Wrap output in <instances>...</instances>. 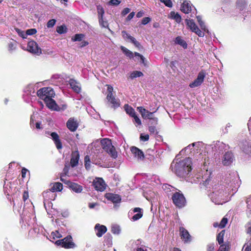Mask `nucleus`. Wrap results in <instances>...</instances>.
<instances>
[{"label": "nucleus", "instance_id": "obj_1", "mask_svg": "<svg viewBox=\"0 0 251 251\" xmlns=\"http://www.w3.org/2000/svg\"><path fill=\"white\" fill-rule=\"evenodd\" d=\"M174 160L171 165L172 171L177 176L185 178L190 175L192 170V160L190 158H186L178 162Z\"/></svg>", "mask_w": 251, "mask_h": 251}, {"label": "nucleus", "instance_id": "obj_2", "mask_svg": "<svg viewBox=\"0 0 251 251\" xmlns=\"http://www.w3.org/2000/svg\"><path fill=\"white\" fill-rule=\"evenodd\" d=\"M222 185L213 186L211 193L208 195L211 201L216 204H223L230 200L228 191L229 189Z\"/></svg>", "mask_w": 251, "mask_h": 251}, {"label": "nucleus", "instance_id": "obj_3", "mask_svg": "<svg viewBox=\"0 0 251 251\" xmlns=\"http://www.w3.org/2000/svg\"><path fill=\"white\" fill-rule=\"evenodd\" d=\"M204 143L202 142H194L192 144L189 145L185 148V151H187L189 150L191 153H193L194 154H198V155L202 156V157H199L200 159H204V160H206V157L203 156V148Z\"/></svg>", "mask_w": 251, "mask_h": 251}, {"label": "nucleus", "instance_id": "obj_4", "mask_svg": "<svg viewBox=\"0 0 251 251\" xmlns=\"http://www.w3.org/2000/svg\"><path fill=\"white\" fill-rule=\"evenodd\" d=\"M101 144L103 149L111 157L114 158L117 157V152L115 147L112 145L111 140L106 138L103 139L101 140Z\"/></svg>", "mask_w": 251, "mask_h": 251}, {"label": "nucleus", "instance_id": "obj_5", "mask_svg": "<svg viewBox=\"0 0 251 251\" xmlns=\"http://www.w3.org/2000/svg\"><path fill=\"white\" fill-rule=\"evenodd\" d=\"M172 199L173 203L178 208H182L186 205V199L183 194L180 191L174 193Z\"/></svg>", "mask_w": 251, "mask_h": 251}, {"label": "nucleus", "instance_id": "obj_6", "mask_svg": "<svg viewBox=\"0 0 251 251\" xmlns=\"http://www.w3.org/2000/svg\"><path fill=\"white\" fill-rule=\"evenodd\" d=\"M181 11L185 14L191 13L190 17H194L196 16L197 11L190 1L185 0L182 3L180 8Z\"/></svg>", "mask_w": 251, "mask_h": 251}, {"label": "nucleus", "instance_id": "obj_7", "mask_svg": "<svg viewBox=\"0 0 251 251\" xmlns=\"http://www.w3.org/2000/svg\"><path fill=\"white\" fill-rule=\"evenodd\" d=\"M185 22L187 28L190 29L192 32L195 33L197 35L201 37H202L204 36V32L199 29L198 26L195 23L194 20L191 19H186Z\"/></svg>", "mask_w": 251, "mask_h": 251}, {"label": "nucleus", "instance_id": "obj_8", "mask_svg": "<svg viewBox=\"0 0 251 251\" xmlns=\"http://www.w3.org/2000/svg\"><path fill=\"white\" fill-rule=\"evenodd\" d=\"M55 244L65 249H73L75 247V245L73 242L72 237L70 235H68L63 239L57 240Z\"/></svg>", "mask_w": 251, "mask_h": 251}, {"label": "nucleus", "instance_id": "obj_9", "mask_svg": "<svg viewBox=\"0 0 251 251\" xmlns=\"http://www.w3.org/2000/svg\"><path fill=\"white\" fill-rule=\"evenodd\" d=\"M37 95L41 99L45 100L49 98L53 97L55 94L54 91L51 88L44 87L38 90Z\"/></svg>", "mask_w": 251, "mask_h": 251}, {"label": "nucleus", "instance_id": "obj_10", "mask_svg": "<svg viewBox=\"0 0 251 251\" xmlns=\"http://www.w3.org/2000/svg\"><path fill=\"white\" fill-rule=\"evenodd\" d=\"M205 75L206 74L204 71H201L198 74L197 78L192 83H190L189 86L191 88H195L200 86L203 82Z\"/></svg>", "mask_w": 251, "mask_h": 251}, {"label": "nucleus", "instance_id": "obj_11", "mask_svg": "<svg viewBox=\"0 0 251 251\" xmlns=\"http://www.w3.org/2000/svg\"><path fill=\"white\" fill-rule=\"evenodd\" d=\"M234 160V156L232 152L226 151L222 158V163L224 166H229Z\"/></svg>", "mask_w": 251, "mask_h": 251}, {"label": "nucleus", "instance_id": "obj_12", "mask_svg": "<svg viewBox=\"0 0 251 251\" xmlns=\"http://www.w3.org/2000/svg\"><path fill=\"white\" fill-rule=\"evenodd\" d=\"M27 50L32 53L39 55L41 53V49L39 48L37 44L33 41H29L27 44Z\"/></svg>", "mask_w": 251, "mask_h": 251}, {"label": "nucleus", "instance_id": "obj_13", "mask_svg": "<svg viewBox=\"0 0 251 251\" xmlns=\"http://www.w3.org/2000/svg\"><path fill=\"white\" fill-rule=\"evenodd\" d=\"M95 189L100 192L103 191L106 188V184L101 178H96L93 181Z\"/></svg>", "mask_w": 251, "mask_h": 251}, {"label": "nucleus", "instance_id": "obj_14", "mask_svg": "<svg viewBox=\"0 0 251 251\" xmlns=\"http://www.w3.org/2000/svg\"><path fill=\"white\" fill-rule=\"evenodd\" d=\"M43 197L44 198V206L46 207V203H49V200L53 201L55 199L56 194L50 189L44 192L43 193Z\"/></svg>", "mask_w": 251, "mask_h": 251}, {"label": "nucleus", "instance_id": "obj_15", "mask_svg": "<svg viewBox=\"0 0 251 251\" xmlns=\"http://www.w3.org/2000/svg\"><path fill=\"white\" fill-rule=\"evenodd\" d=\"M78 122L76 119L74 118H70L66 123V126L72 132L76 130L78 126Z\"/></svg>", "mask_w": 251, "mask_h": 251}, {"label": "nucleus", "instance_id": "obj_16", "mask_svg": "<svg viewBox=\"0 0 251 251\" xmlns=\"http://www.w3.org/2000/svg\"><path fill=\"white\" fill-rule=\"evenodd\" d=\"M215 152L219 153H223L224 151H226L229 148L227 145L220 141L215 142Z\"/></svg>", "mask_w": 251, "mask_h": 251}, {"label": "nucleus", "instance_id": "obj_17", "mask_svg": "<svg viewBox=\"0 0 251 251\" xmlns=\"http://www.w3.org/2000/svg\"><path fill=\"white\" fill-rule=\"evenodd\" d=\"M180 236L184 243H189L191 241V237L188 231L183 227L179 228Z\"/></svg>", "mask_w": 251, "mask_h": 251}, {"label": "nucleus", "instance_id": "obj_18", "mask_svg": "<svg viewBox=\"0 0 251 251\" xmlns=\"http://www.w3.org/2000/svg\"><path fill=\"white\" fill-rule=\"evenodd\" d=\"M65 183L68 185L69 187L72 191L76 193H81L83 190L82 186L76 183L70 181H66Z\"/></svg>", "mask_w": 251, "mask_h": 251}, {"label": "nucleus", "instance_id": "obj_19", "mask_svg": "<svg viewBox=\"0 0 251 251\" xmlns=\"http://www.w3.org/2000/svg\"><path fill=\"white\" fill-rule=\"evenodd\" d=\"M105 197L107 200L111 201L114 203H120L121 201V196L116 194L106 193Z\"/></svg>", "mask_w": 251, "mask_h": 251}, {"label": "nucleus", "instance_id": "obj_20", "mask_svg": "<svg viewBox=\"0 0 251 251\" xmlns=\"http://www.w3.org/2000/svg\"><path fill=\"white\" fill-rule=\"evenodd\" d=\"M122 34L123 38L126 40H128L131 42L132 44L134 45L137 48H139L140 47V44L139 42H138L135 38L130 35L128 33H127L126 31H122Z\"/></svg>", "mask_w": 251, "mask_h": 251}, {"label": "nucleus", "instance_id": "obj_21", "mask_svg": "<svg viewBox=\"0 0 251 251\" xmlns=\"http://www.w3.org/2000/svg\"><path fill=\"white\" fill-rule=\"evenodd\" d=\"M137 110L139 111V112L141 113L142 117L144 119H151L152 118L151 116L153 113L155 112L157 110L158 108L156 109L154 111L151 112H149V111L147 110L146 109L143 108L142 106H139L137 108Z\"/></svg>", "mask_w": 251, "mask_h": 251}, {"label": "nucleus", "instance_id": "obj_22", "mask_svg": "<svg viewBox=\"0 0 251 251\" xmlns=\"http://www.w3.org/2000/svg\"><path fill=\"white\" fill-rule=\"evenodd\" d=\"M130 150L134 154V157L137 158L138 160H143L144 159V154L141 150L136 147H132Z\"/></svg>", "mask_w": 251, "mask_h": 251}, {"label": "nucleus", "instance_id": "obj_23", "mask_svg": "<svg viewBox=\"0 0 251 251\" xmlns=\"http://www.w3.org/2000/svg\"><path fill=\"white\" fill-rule=\"evenodd\" d=\"M137 213L136 214H134L131 218V219L133 221H137L140 219L142 216V209L140 208L136 207L134 208V209L132 211H129L128 213L129 216L131 215L133 213Z\"/></svg>", "mask_w": 251, "mask_h": 251}, {"label": "nucleus", "instance_id": "obj_24", "mask_svg": "<svg viewBox=\"0 0 251 251\" xmlns=\"http://www.w3.org/2000/svg\"><path fill=\"white\" fill-rule=\"evenodd\" d=\"M79 154L77 151H73L72 153V157L70 164L72 167L76 166L78 164Z\"/></svg>", "mask_w": 251, "mask_h": 251}, {"label": "nucleus", "instance_id": "obj_25", "mask_svg": "<svg viewBox=\"0 0 251 251\" xmlns=\"http://www.w3.org/2000/svg\"><path fill=\"white\" fill-rule=\"evenodd\" d=\"M95 229L96 232L97 236L99 237H101L107 231V228L105 226L100 225L99 224L96 225Z\"/></svg>", "mask_w": 251, "mask_h": 251}, {"label": "nucleus", "instance_id": "obj_26", "mask_svg": "<svg viewBox=\"0 0 251 251\" xmlns=\"http://www.w3.org/2000/svg\"><path fill=\"white\" fill-rule=\"evenodd\" d=\"M52 139L53 140L56 148L58 150L61 149L62 148V143L59 139L58 135L56 132H51L50 134Z\"/></svg>", "mask_w": 251, "mask_h": 251}, {"label": "nucleus", "instance_id": "obj_27", "mask_svg": "<svg viewBox=\"0 0 251 251\" xmlns=\"http://www.w3.org/2000/svg\"><path fill=\"white\" fill-rule=\"evenodd\" d=\"M52 97L49 98L44 100L47 106L52 110H57V105L54 100L52 99Z\"/></svg>", "mask_w": 251, "mask_h": 251}, {"label": "nucleus", "instance_id": "obj_28", "mask_svg": "<svg viewBox=\"0 0 251 251\" xmlns=\"http://www.w3.org/2000/svg\"><path fill=\"white\" fill-rule=\"evenodd\" d=\"M69 84L72 89L76 93H79L81 91L80 84L75 80L71 79L69 80Z\"/></svg>", "mask_w": 251, "mask_h": 251}, {"label": "nucleus", "instance_id": "obj_29", "mask_svg": "<svg viewBox=\"0 0 251 251\" xmlns=\"http://www.w3.org/2000/svg\"><path fill=\"white\" fill-rule=\"evenodd\" d=\"M240 146L242 151L246 153L251 151V144L247 141L241 142Z\"/></svg>", "mask_w": 251, "mask_h": 251}, {"label": "nucleus", "instance_id": "obj_30", "mask_svg": "<svg viewBox=\"0 0 251 251\" xmlns=\"http://www.w3.org/2000/svg\"><path fill=\"white\" fill-rule=\"evenodd\" d=\"M215 142L211 145H206L204 144L203 148V153H211L215 152Z\"/></svg>", "mask_w": 251, "mask_h": 251}, {"label": "nucleus", "instance_id": "obj_31", "mask_svg": "<svg viewBox=\"0 0 251 251\" xmlns=\"http://www.w3.org/2000/svg\"><path fill=\"white\" fill-rule=\"evenodd\" d=\"M211 174V173L210 171H208V170L206 171V174H204V175L202 176V182L203 184L207 186V185L209 184V182L210 181V175Z\"/></svg>", "mask_w": 251, "mask_h": 251}, {"label": "nucleus", "instance_id": "obj_32", "mask_svg": "<svg viewBox=\"0 0 251 251\" xmlns=\"http://www.w3.org/2000/svg\"><path fill=\"white\" fill-rule=\"evenodd\" d=\"M175 43L176 44L180 45L184 49H186L187 48V43L180 36H177L176 38Z\"/></svg>", "mask_w": 251, "mask_h": 251}, {"label": "nucleus", "instance_id": "obj_33", "mask_svg": "<svg viewBox=\"0 0 251 251\" xmlns=\"http://www.w3.org/2000/svg\"><path fill=\"white\" fill-rule=\"evenodd\" d=\"M170 17L175 20L178 24L180 23L182 20L181 16L178 13H176L173 11L170 13Z\"/></svg>", "mask_w": 251, "mask_h": 251}, {"label": "nucleus", "instance_id": "obj_34", "mask_svg": "<svg viewBox=\"0 0 251 251\" xmlns=\"http://www.w3.org/2000/svg\"><path fill=\"white\" fill-rule=\"evenodd\" d=\"M112 104V107L114 108L120 106V101L118 99H116L113 96L111 97L109 99H107Z\"/></svg>", "mask_w": 251, "mask_h": 251}, {"label": "nucleus", "instance_id": "obj_35", "mask_svg": "<svg viewBox=\"0 0 251 251\" xmlns=\"http://www.w3.org/2000/svg\"><path fill=\"white\" fill-rule=\"evenodd\" d=\"M63 188V185L62 183L60 182L54 183L52 186L50 187V189L55 193L57 191H61Z\"/></svg>", "mask_w": 251, "mask_h": 251}, {"label": "nucleus", "instance_id": "obj_36", "mask_svg": "<svg viewBox=\"0 0 251 251\" xmlns=\"http://www.w3.org/2000/svg\"><path fill=\"white\" fill-rule=\"evenodd\" d=\"M17 43L15 41H11L8 43V50L10 52H12L16 49Z\"/></svg>", "mask_w": 251, "mask_h": 251}, {"label": "nucleus", "instance_id": "obj_37", "mask_svg": "<svg viewBox=\"0 0 251 251\" xmlns=\"http://www.w3.org/2000/svg\"><path fill=\"white\" fill-rule=\"evenodd\" d=\"M121 49L127 57L129 58H133V53L132 51L123 46L121 47Z\"/></svg>", "mask_w": 251, "mask_h": 251}, {"label": "nucleus", "instance_id": "obj_38", "mask_svg": "<svg viewBox=\"0 0 251 251\" xmlns=\"http://www.w3.org/2000/svg\"><path fill=\"white\" fill-rule=\"evenodd\" d=\"M125 110L126 112V113L128 115H129L131 117L134 116L135 115H136V112L134 110V109L131 107L130 106H128V105H125Z\"/></svg>", "mask_w": 251, "mask_h": 251}, {"label": "nucleus", "instance_id": "obj_39", "mask_svg": "<svg viewBox=\"0 0 251 251\" xmlns=\"http://www.w3.org/2000/svg\"><path fill=\"white\" fill-rule=\"evenodd\" d=\"M50 237V241L53 242V240L62 237V235L57 230H56L55 231L52 232L51 233Z\"/></svg>", "mask_w": 251, "mask_h": 251}, {"label": "nucleus", "instance_id": "obj_40", "mask_svg": "<svg viewBox=\"0 0 251 251\" xmlns=\"http://www.w3.org/2000/svg\"><path fill=\"white\" fill-rule=\"evenodd\" d=\"M143 75V74L141 72L135 71L132 72L131 73L129 77L131 79H133V78H136L138 77H140Z\"/></svg>", "mask_w": 251, "mask_h": 251}, {"label": "nucleus", "instance_id": "obj_41", "mask_svg": "<svg viewBox=\"0 0 251 251\" xmlns=\"http://www.w3.org/2000/svg\"><path fill=\"white\" fill-rule=\"evenodd\" d=\"M225 235V230H222L221 231L217 236V240L218 242V243L221 245L223 243L224 241V236Z\"/></svg>", "mask_w": 251, "mask_h": 251}, {"label": "nucleus", "instance_id": "obj_42", "mask_svg": "<svg viewBox=\"0 0 251 251\" xmlns=\"http://www.w3.org/2000/svg\"><path fill=\"white\" fill-rule=\"evenodd\" d=\"M25 91L27 92V95H31V93L35 92L34 86L33 84L28 85L25 89Z\"/></svg>", "mask_w": 251, "mask_h": 251}, {"label": "nucleus", "instance_id": "obj_43", "mask_svg": "<svg viewBox=\"0 0 251 251\" xmlns=\"http://www.w3.org/2000/svg\"><path fill=\"white\" fill-rule=\"evenodd\" d=\"M84 35L82 34H76L74 37H72V40L74 42L81 41Z\"/></svg>", "mask_w": 251, "mask_h": 251}, {"label": "nucleus", "instance_id": "obj_44", "mask_svg": "<svg viewBox=\"0 0 251 251\" xmlns=\"http://www.w3.org/2000/svg\"><path fill=\"white\" fill-rule=\"evenodd\" d=\"M97 11L98 13L99 19L103 18L104 11L102 7L100 5L97 6Z\"/></svg>", "mask_w": 251, "mask_h": 251}, {"label": "nucleus", "instance_id": "obj_45", "mask_svg": "<svg viewBox=\"0 0 251 251\" xmlns=\"http://www.w3.org/2000/svg\"><path fill=\"white\" fill-rule=\"evenodd\" d=\"M120 231V228L118 225H114L111 227V232L115 234H118Z\"/></svg>", "mask_w": 251, "mask_h": 251}, {"label": "nucleus", "instance_id": "obj_46", "mask_svg": "<svg viewBox=\"0 0 251 251\" xmlns=\"http://www.w3.org/2000/svg\"><path fill=\"white\" fill-rule=\"evenodd\" d=\"M56 31L59 34H63L67 32V28L65 26L61 25L57 28Z\"/></svg>", "mask_w": 251, "mask_h": 251}, {"label": "nucleus", "instance_id": "obj_47", "mask_svg": "<svg viewBox=\"0 0 251 251\" xmlns=\"http://www.w3.org/2000/svg\"><path fill=\"white\" fill-rule=\"evenodd\" d=\"M106 86H107V91H108V94L107 95L106 99H109V98H110L111 97H112L113 96L112 92L113 90V88L111 86H110L109 85H107Z\"/></svg>", "mask_w": 251, "mask_h": 251}, {"label": "nucleus", "instance_id": "obj_48", "mask_svg": "<svg viewBox=\"0 0 251 251\" xmlns=\"http://www.w3.org/2000/svg\"><path fill=\"white\" fill-rule=\"evenodd\" d=\"M69 172V166H68L67 165H65V167L64 168V169H63V174L61 176V177H60V179H61V180L64 182H65L66 181L64 180V178H63V177L64 176H66L67 175V173H68Z\"/></svg>", "mask_w": 251, "mask_h": 251}, {"label": "nucleus", "instance_id": "obj_49", "mask_svg": "<svg viewBox=\"0 0 251 251\" xmlns=\"http://www.w3.org/2000/svg\"><path fill=\"white\" fill-rule=\"evenodd\" d=\"M245 250V251H251V238L250 240L244 245L243 249Z\"/></svg>", "mask_w": 251, "mask_h": 251}, {"label": "nucleus", "instance_id": "obj_50", "mask_svg": "<svg viewBox=\"0 0 251 251\" xmlns=\"http://www.w3.org/2000/svg\"><path fill=\"white\" fill-rule=\"evenodd\" d=\"M227 219L226 217H224L220 223L219 224V226H220V228H224V227H225L227 223Z\"/></svg>", "mask_w": 251, "mask_h": 251}, {"label": "nucleus", "instance_id": "obj_51", "mask_svg": "<svg viewBox=\"0 0 251 251\" xmlns=\"http://www.w3.org/2000/svg\"><path fill=\"white\" fill-rule=\"evenodd\" d=\"M134 118L133 122L136 125V126H137L141 125V121L139 117L136 115L132 117Z\"/></svg>", "mask_w": 251, "mask_h": 251}, {"label": "nucleus", "instance_id": "obj_52", "mask_svg": "<svg viewBox=\"0 0 251 251\" xmlns=\"http://www.w3.org/2000/svg\"><path fill=\"white\" fill-rule=\"evenodd\" d=\"M16 31L17 32V33L19 34V36L22 37L23 38H26V32H25L24 31H22V30L16 28Z\"/></svg>", "mask_w": 251, "mask_h": 251}, {"label": "nucleus", "instance_id": "obj_53", "mask_svg": "<svg viewBox=\"0 0 251 251\" xmlns=\"http://www.w3.org/2000/svg\"><path fill=\"white\" fill-rule=\"evenodd\" d=\"M160 1L168 7L171 8L173 6V3L171 0H160Z\"/></svg>", "mask_w": 251, "mask_h": 251}, {"label": "nucleus", "instance_id": "obj_54", "mask_svg": "<svg viewBox=\"0 0 251 251\" xmlns=\"http://www.w3.org/2000/svg\"><path fill=\"white\" fill-rule=\"evenodd\" d=\"M228 245L227 244L221 245L218 251H228Z\"/></svg>", "mask_w": 251, "mask_h": 251}, {"label": "nucleus", "instance_id": "obj_55", "mask_svg": "<svg viewBox=\"0 0 251 251\" xmlns=\"http://www.w3.org/2000/svg\"><path fill=\"white\" fill-rule=\"evenodd\" d=\"M36 32H37V30L35 28H31V29H27L26 31V36L28 35H32L35 34Z\"/></svg>", "mask_w": 251, "mask_h": 251}, {"label": "nucleus", "instance_id": "obj_56", "mask_svg": "<svg viewBox=\"0 0 251 251\" xmlns=\"http://www.w3.org/2000/svg\"><path fill=\"white\" fill-rule=\"evenodd\" d=\"M247 208L249 209L251 211V195L248 197L246 199Z\"/></svg>", "mask_w": 251, "mask_h": 251}, {"label": "nucleus", "instance_id": "obj_57", "mask_svg": "<svg viewBox=\"0 0 251 251\" xmlns=\"http://www.w3.org/2000/svg\"><path fill=\"white\" fill-rule=\"evenodd\" d=\"M99 23L100 25L103 27H106L108 26L107 22L103 21V18H99Z\"/></svg>", "mask_w": 251, "mask_h": 251}, {"label": "nucleus", "instance_id": "obj_58", "mask_svg": "<svg viewBox=\"0 0 251 251\" xmlns=\"http://www.w3.org/2000/svg\"><path fill=\"white\" fill-rule=\"evenodd\" d=\"M140 140L143 141H147L149 139V135L148 134H141L140 137Z\"/></svg>", "mask_w": 251, "mask_h": 251}, {"label": "nucleus", "instance_id": "obj_59", "mask_svg": "<svg viewBox=\"0 0 251 251\" xmlns=\"http://www.w3.org/2000/svg\"><path fill=\"white\" fill-rule=\"evenodd\" d=\"M56 21L54 19H51L47 23V27H53L55 24Z\"/></svg>", "mask_w": 251, "mask_h": 251}, {"label": "nucleus", "instance_id": "obj_60", "mask_svg": "<svg viewBox=\"0 0 251 251\" xmlns=\"http://www.w3.org/2000/svg\"><path fill=\"white\" fill-rule=\"evenodd\" d=\"M134 54H135V56L136 57V58H137L138 60L139 59H140L141 60V61H142V62L144 63V60H145V58H144V57L142 55H141L140 53H139L138 52H135L134 53Z\"/></svg>", "mask_w": 251, "mask_h": 251}, {"label": "nucleus", "instance_id": "obj_61", "mask_svg": "<svg viewBox=\"0 0 251 251\" xmlns=\"http://www.w3.org/2000/svg\"><path fill=\"white\" fill-rule=\"evenodd\" d=\"M199 25L200 26L202 30H203V31L208 32V30L207 29L206 26L203 22H201V23H199Z\"/></svg>", "mask_w": 251, "mask_h": 251}, {"label": "nucleus", "instance_id": "obj_62", "mask_svg": "<svg viewBox=\"0 0 251 251\" xmlns=\"http://www.w3.org/2000/svg\"><path fill=\"white\" fill-rule=\"evenodd\" d=\"M149 130L151 133L156 134L157 133L156 128L154 126H149Z\"/></svg>", "mask_w": 251, "mask_h": 251}, {"label": "nucleus", "instance_id": "obj_63", "mask_svg": "<svg viewBox=\"0 0 251 251\" xmlns=\"http://www.w3.org/2000/svg\"><path fill=\"white\" fill-rule=\"evenodd\" d=\"M151 19L149 17L144 18L142 20V24L144 25H147L151 21Z\"/></svg>", "mask_w": 251, "mask_h": 251}, {"label": "nucleus", "instance_id": "obj_64", "mask_svg": "<svg viewBox=\"0 0 251 251\" xmlns=\"http://www.w3.org/2000/svg\"><path fill=\"white\" fill-rule=\"evenodd\" d=\"M214 244H209L207 245V251H214Z\"/></svg>", "mask_w": 251, "mask_h": 251}]
</instances>
